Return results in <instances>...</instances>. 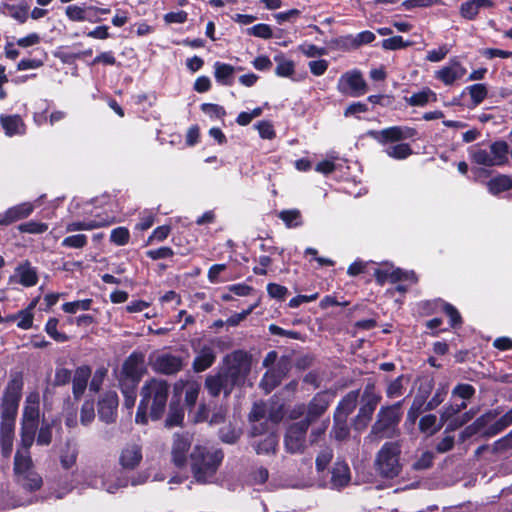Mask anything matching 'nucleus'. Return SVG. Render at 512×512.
Returning <instances> with one entry per match:
<instances>
[{
    "label": "nucleus",
    "mask_w": 512,
    "mask_h": 512,
    "mask_svg": "<svg viewBox=\"0 0 512 512\" xmlns=\"http://www.w3.org/2000/svg\"><path fill=\"white\" fill-rule=\"evenodd\" d=\"M508 145L505 142H495L488 148H474L471 159L482 166H500L507 161Z\"/></svg>",
    "instance_id": "nucleus-6"
},
{
    "label": "nucleus",
    "mask_w": 512,
    "mask_h": 512,
    "mask_svg": "<svg viewBox=\"0 0 512 512\" xmlns=\"http://www.w3.org/2000/svg\"><path fill=\"white\" fill-rule=\"evenodd\" d=\"M400 447L395 442L385 443L376 458V470L381 476L394 478L398 476L401 470L399 463Z\"/></svg>",
    "instance_id": "nucleus-5"
},
{
    "label": "nucleus",
    "mask_w": 512,
    "mask_h": 512,
    "mask_svg": "<svg viewBox=\"0 0 512 512\" xmlns=\"http://www.w3.org/2000/svg\"><path fill=\"white\" fill-rule=\"evenodd\" d=\"M226 367L221 371L231 389L241 385L250 372V362L242 353H234L226 357Z\"/></svg>",
    "instance_id": "nucleus-7"
},
{
    "label": "nucleus",
    "mask_w": 512,
    "mask_h": 512,
    "mask_svg": "<svg viewBox=\"0 0 512 512\" xmlns=\"http://www.w3.org/2000/svg\"><path fill=\"white\" fill-rule=\"evenodd\" d=\"M374 275L380 284H383L386 281L398 282L405 280L410 283H415L417 281L416 275L413 271H403L399 268L393 267L376 269Z\"/></svg>",
    "instance_id": "nucleus-20"
},
{
    "label": "nucleus",
    "mask_w": 512,
    "mask_h": 512,
    "mask_svg": "<svg viewBox=\"0 0 512 512\" xmlns=\"http://www.w3.org/2000/svg\"><path fill=\"white\" fill-rule=\"evenodd\" d=\"M142 460L141 447L131 443L126 445L120 455V464L126 469H134Z\"/></svg>",
    "instance_id": "nucleus-26"
},
{
    "label": "nucleus",
    "mask_w": 512,
    "mask_h": 512,
    "mask_svg": "<svg viewBox=\"0 0 512 512\" xmlns=\"http://www.w3.org/2000/svg\"><path fill=\"white\" fill-rule=\"evenodd\" d=\"M224 454L221 449L196 445L190 454V466L194 479L206 484L213 481Z\"/></svg>",
    "instance_id": "nucleus-2"
},
{
    "label": "nucleus",
    "mask_w": 512,
    "mask_h": 512,
    "mask_svg": "<svg viewBox=\"0 0 512 512\" xmlns=\"http://www.w3.org/2000/svg\"><path fill=\"white\" fill-rule=\"evenodd\" d=\"M406 102L411 106H425L429 102H435L437 100L436 93L430 88H424L421 91L414 93L409 98L405 99Z\"/></svg>",
    "instance_id": "nucleus-40"
},
{
    "label": "nucleus",
    "mask_w": 512,
    "mask_h": 512,
    "mask_svg": "<svg viewBox=\"0 0 512 512\" xmlns=\"http://www.w3.org/2000/svg\"><path fill=\"white\" fill-rule=\"evenodd\" d=\"M329 473L330 478L325 483V486L331 489L340 490L346 487L351 481L350 468L345 461H336Z\"/></svg>",
    "instance_id": "nucleus-17"
},
{
    "label": "nucleus",
    "mask_w": 512,
    "mask_h": 512,
    "mask_svg": "<svg viewBox=\"0 0 512 512\" xmlns=\"http://www.w3.org/2000/svg\"><path fill=\"white\" fill-rule=\"evenodd\" d=\"M248 35L262 38V39H270L273 35L272 29L268 24L260 23L256 24L246 30Z\"/></svg>",
    "instance_id": "nucleus-55"
},
{
    "label": "nucleus",
    "mask_w": 512,
    "mask_h": 512,
    "mask_svg": "<svg viewBox=\"0 0 512 512\" xmlns=\"http://www.w3.org/2000/svg\"><path fill=\"white\" fill-rule=\"evenodd\" d=\"M467 70L457 59H451L447 65L435 71L434 77L446 86L453 85L464 77Z\"/></svg>",
    "instance_id": "nucleus-15"
},
{
    "label": "nucleus",
    "mask_w": 512,
    "mask_h": 512,
    "mask_svg": "<svg viewBox=\"0 0 512 512\" xmlns=\"http://www.w3.org/2000/svg\"><path fill=\"white\" fill-rule=\"evenodd\" d=\"M240 430L236 429L231 425L224 426L219 431L220 439L228 444H233L240 437Z\"/></svg>",
    "instance_id": "nucleus-56"
},
{
    "label": "nucleus",
    "mask_w": 512,
    "mask_h": 512,
    "mask_svg": "<svg viewBox=\"0 0 512 512\" xmlns=\"http://www.w3.org/2000/svg\"><path fill=\"white\" fill-rule=\"evenodd\" d=\"M152 367L159 373L174 374L182 369L183 363L180 357L166 353L157 356Z\"/></svg>",
    "instance_id": "nucleus-24"
},
{
    "label": "nucleus",
    "mask_w": 512,
    "mask_h": 512,
    "mask_svg": "<svg viewBox=\"0 0 512 512\" xmlns=\"http://www.w3.org/2000/svg\"><path fill=\"white\" fill-rule=\"evenodd\" d=\"M21 389L22 384L19 381L14 380L9 384L1 405V420L10 419L11 421H15Z\"/></svg>",
    "instance_id": "nucleus-13"
},
{
    "label": "nucleus",
    "mask_w": 512,
    "mask_h": 512,
    "mask_svg": "<svg viewBox=\"0 0 512 512\" xmlns=\"http://www.w3.org/2000/svg\"><path fill=\"white\" fill-rule=\"evenodd\" d=\"M14 473L17 483L23 490L33 493L38 491L43 485L41 475L36 471L32 458L27 454L15 455Z\"/></svg>",
    "instance_id": "nucleus-4"
},
{
    "label": "nucleus",
    "mask_w": 512,
    "mask_h": 512,
    "mask_svg": "<svg viewBox=\"0 0 512 512\" xmlns=\"http://www.w3.org/2000/svg\"><path fill=\"white\" fill-rule=\"evenodd\" d=\"M424 404H425V397L416 396L414 398L413 403L407 413V419L411 423H414L416 421V419L418 418V416L422 413Z\"/></svg>",
    "instance_id": "nucleus-60"
},
{
    "label": "nucleus",
    "mask_w": 512,
    "mask_h": 512,
    "mask_svg": "<svg viewBox=\"0 0 512 512\" xmlns=\"http://www.w3.org/2000/svg\"><path fill=\"white\" fill-rule=\"evenodd\" d=\"M90 376L91 369L88 366H81L75 370L72 379V389L76 399H79L83 395Z\"/></svg>",
    "instance_id": "nucleus-31"
},
{
    "label": "nucleus",
    "mask_w": 512,
    "mask_h": 512,
    "mask_svg": "<svg viewBox=\"0 0 512 512\" xmlns=\"http://www.w3.org/2000/svg\"><path fill=\"white\" fill-rule=\"evenodd\" d=\"M333 458V451L330 448L321 450L316 457V470L318 473L324 472Z\"/></svg>",
    "instance_id": "nucleus-58"
},
{
    "label": "nucleus",
    "mask_w": 512,
    "mask_h": 512,
    "mask_svg": "<svg viewBox=\"0 0 512 512\" xmlns=\"http://www.w3.org/2000/svg\"><path fill=\"white\" fill-rule=\"evenodd\" d=\"M346 420L347 419H334L332 435L338 441H343L349 436V428L346 423Z\"/></svg>",
    "instance_id": "nucleus-59"
},
{
    "label": "nucleus",
    "mask_w": 512,
    "mask_h": 512,
    "mask_svg": "<svg viewBox=\"0 0 512 512\" xmlns=\"http://www.w3.org/2000/svg\"><path fill=\"white\" fill-rule=\"evenodd\" d=\"M145 356L141 352H133L123 363L120 383L125 381L137 386L145 372Z\"/></svg>",
    "instance_id": "nucleus-9"
},
{
    "label": "nucleus",
    "mask_w": 512,
    "mask_h": 512,
    "mask_svg": "<svg viewBox=\"0 0 512 512\" xmlns=\"http://www.w3.org/2000/svg\"><path fill=\"white\" fill-rule=\"evenodd\" d=\"M333 394L321 392L316 394L306 408V417L302 421H309V425L319 418L328 408L333 399Z\"/></svg>",
    "instance_id": "nucleus-19"
},
{
    "label": "nucleus",
    "mask_w": 512,
    "mask_h": 512,
    "mask_svg": "<svg viewBox=\"0 0 512 512\" xmlns=\"http://www.w3.org/2000/svg\"><path fill=\"white\" fill-rule=\"evenodd\" d=\"M140 396L135 422L147 424L149 417L152 420H159L166 410L169 384L163 379L152 378L144 383Z\"/></svg>",
    "instance_id": "nucleus-1"
},
{
    "label": "nucleus",
    "mask_w": 512,
    "mask_h": 512,
    "mask_svg": "<svg viewBox=\"0 0 512 512\" xmlns=\"http://www.w3.org/2000/svg\"><path fill=\"white\" fill-rule=\"evenodd\" d=\"M289 363L286 359L278 362L277 367L268 370L263 376L260 386L266 391L273 390L281 381L282 377L288 372Z\"/></svg>",
    "instance_id": "nucleus-23"
},
{
    "label": "nucleus",
    "mask_w": 512,
    "mask_h": 512,
    "mask_svg": "<svg viewBox=\"0 0 512 512\" xmlns=\"http://www.w3.org/2000/svg\"><path fill=\"white\" fill-rule=\"evenodd\" d=\"M66 17L72 22H85L97 23L100 18L91 15L90 6L71 4L65 8Z\"/></svg>",
    "instance_id": "nucleus-27"
},
{
    "label": "nucleus",
    "mask_w": 512,
    "mask_h": 512,
    "mask_svg": "<svg viewBox=\"0 0 512 512\" xmlns=\"http://www.w3.org/2000/svg\"><path fill=\"white\" fill-rule=\"evenodd\" d=\"M337 90L342 95L360 97L368 91V86L362 73L357 69H353L340 76Z\"/></svg>",
    "instance_id": "nucleus-8"
},
{
    "label": "nucleus",
    "mask_w": 512,
    "mask_h": 512,
    "mask_svg": "<svg viewBox=\"0 0 512 512\" xmlns=\"http://www.w3.org/2000/svg\"><path fill=\"white\" fill-rule=\"evenodd\" d=\"M380 399L381 397L374 392V386L367 385L363 393L364 403L355 419L356 429H363L367 426Z\"/></svg>",
    "instance_id": "nucleus-11"
},
{
    "label": "nucleus",
    "mask_w": 512,
    "mask_h": 512,
    "mask_svg": "<svg viewBox=\"0 0 512 512\" xmlns=\"http://www.w3.org/2000/svg\"><path fill=\"white\" fill-rule=\"evenodd\" d=\"M488 191L493 195L512 189V179L506 175H499L487 182Z\"/></svg>",
    "instance_id": "nucleus-41"
},
{
    "label": "nucleus",
    "mask_w": 512,
    "mask_h": 512,
    "mask_svg": "<svg viewBox=\"0 0 512 512\" xmlns=\"http://www.w3.org/2000/svg\"><path fill=\"white\" fill-rule=\"evenodd\" d=\"M278 444V439L275 434L269 433L263 439L255 440L253 447L257 454L274 453Z\"/></svg>",
    "instance_id": "nucleus-39"
},
{
    "label": "nucleus",
    "mask_w": 512,
    "mask_h": 512,
    "mask_svg": "<svg viewBox=\"0 0 512 512\" xmlns=\"http://www.w3.org/2000/svg\"><path fill=\"white\" fill-rule=\"evenodd\" d=\"M88 239L84 234H75L63 239L62 246L67 248L81 249L87 245Z\"/></svg>",
    "instance_id": "nucleus-54"
},
{
    "label": "nucleus",
    "mask_w": 512,
    "mask_h": 512,
    "mask_svg": "<svg viewBox=\"0 0 512 512\" xmlns=\"http://www.w3.org/2000/svg\"><path fill=\"white\" fill-rule=\"evenodd\" d=\"M35 431L36 428L34 427L22 426L20 447L17 449L15 455L20 453L22 455L27 454L28 457H31L29 449L35 440Z\"/></svg>",
    "instance_id": "nucleus-42"
},
{
    "label": "nucleus",
    "mask_w": 512,
    "mask_h": 512,
    "mask_svg": "<svg viewBox=\"0 0 512 512\" xmlns=\"http://www.w3.org/2000/svg\"><path fill=\"white\" fill-rule=\"evenodd\" d=\"M309 421H298L289 426L285 435V448L290 453H300L304 450L306 432Z\"/></svg>",
    "instance_id": "nucleus-10"
},
{
    "label": "nucleus",
    "mask_w": 512,
    "mask_h": 512,
    "mask_svg": "<svg viewBox=\"0 0 512 512\" xmlns=\"http://www.w3.org/2000/svg\"><path fill=\"white\" fill-rule=\"evenodd\" d=\"M12 280L25 287H31L37 284L38 276L36 270L28 263L20 264L16 269Z\"/></svg>",
    "instance_id": "nucleus-30"
},
{
    "label": "nucleus",
    "mask_w": 512,
    "mask_h": 512,
    "mask_svg": "<svg viewBox=\"0 0 512 512\" xmlns=\"http://www.w3.org/2000/svg\"><path fill=\"white\" fill-rule=\"evenodd\" d=\"M35 210L32 202H23L0 212V226H8L19 220L28 218Z\"/></svg>",
    "instance_id": "nucleus-18"
},
{
    "label": "nucleus",
    "mask_w": 512,
    "mask_h": 512,
    "mask_svg": "<svg viewBox=\"0 0 512 512\" xmlns=\"http://www.w3.org/2000/svg\"><path fill=\"white\" fill-rule=\"evenodd\" d=\"M192 444V436L189 434H175L171 447L172 462L177 467H184L187 463V454Z\"/></svg>",
    "instance_id": "nucleus-14"
},
{
    "label": "nucleus",
    "mask_w": 512,
    "mask_h": 512,
    "mask_svg": "<svg viewBox=\"0 0 512 512\" xmlns=\"http://www.w3.org/2000/svg\"><path fill=\"white\" fill-rule=\"evenodd\" d=\"M499 412L497 410H492L484 415L480 416L476 421L471 424L470 426L466 427L463 431L464 436H471L478 431H480L482 428H484L490 421L495 419L498 416Z\"/></svg>",
    "instance_id": "nucleus-43"
},
{
    "label": "nucleus",
    "mask_w": 512,
    "mask_h": 512,
    "mask_svg": "<svg viewBox=\"0 0 512 512\" xmlns=\"http://www.w3.org/2000/svg\"><path fill=\"white\" fill-rule=\"evenodd\" d=\"M466 90L468 91L473 106L479 105L483 100L487 97L488 90L485 84H473L468 87H466Z\"/></svg>",
    "instance_id": "nucleus-49"
},
{
    "label": "nucleus",
    "mask_w": 512,
    "mask_h": 512,
    "mask_svg": "<svg viewBox=\"0 0 512 512\" xmlns=\"http://www.w3.org/2000/svg\"><path fill=\"white\" fill-rule=\"evenodd\" d=\"M445 422L446 421H443L441 417H440V421H438V419L435 415L428 414V415L423 416L420 419L419 429L421 432H423L427 435H433L442 428V426Z\"/></svg>",
    "instance_id": "nucleus-38"
},
{
    "label": "nucleus",
    "mask_w": 512,
    "mask_h": 512,
    "mask_svg": "<svg viewBox=\"0 0 512 512\" xmlns=\"http://www.w3.org/2000/svg\"><path fill=\"white\" fill-rule=\"evenodd\" d=\"M216 359V352L212 345H204L198 351L194 361L193 369L202 372L213 365Z\"/></svg>",
    "instance_id": "nucleus-28"
},
{
    "label": "nucleus",
    "mask_w": 512,
    "mask_h": 512,
    "mask_svg": "<svg viewBox=\"0 0 512 512\" xmlns=\"http://www.w3.org/2000/svg\"><path fill=\"white\" fill-rule=\"evenodd\" d=\"M118 395L108 391L98 401V415L101 421L110 424L117 418Z\"/></svg>",
    "instance_id": "nucleus-16"
},
{
    "label": "nucleus",
    "mask_w": 512,
    "mask_h": 512,
    "mask_svg": "<svg viewBox=\"0 0 512 512\" xmlns=\"http://www.w3.org/2000/svg\"><path fill=\"white\" fill-rule=\"evenodd\" d=\"M113 223V219L103 217L100 214L95 215L94 218H85L83 220H76L67 223L66 232L76 231H91L94 229L107 227Z\"/></svg>",
    "instance_id": "nucleus-21"
},
{
    "label": "nucleus",
    "mask_w": 512,
    "mask_h": 512,
    "mask_svg": "<svg viewBox=\"0 0 512 512\" xmlns=\"http://www.w3.org/2000/svg\"><path fill=\"white\" fill-rule=\"evenodd\" d=\"M0 122L7 136L22 135L25 133V124L18 115H2Z\"/></svg>",
    "instance_id": "nucleus-34"
},
{
    "label": "nucleus",
    "mask_w": 512,
    "mask_h": 512,
    "mask_svg": "<svg viewBox=\"0 0 512 512\" xmlns=\"http://www.w3.org/2000/svg\"><path fill=\"white\" fill-rule=\"evenodd\" d=\"M401 402L388 407H382L377 415V421L372 426L368 438L372 441H378L382 438L393 437L396 427L401 419Z\"/></svg>",
    "instance_id": "nucleus-3"
},
{
    "label": "nucleus",
    "mask_w": 512,
    "mask_h": 512,
    "mask_svg": "<svg viewBox=\"0 0 512 512\" xmlns=\"http://www.w3.org/2000/svg\"><path fill=\"white\" fill-rule=\"evenodd\" d=\"M493 6L491 0H467L459 7V14L466 20H474L482 8H490Z\"/></svg>",
    "instance_id": "nucleus-29"
},
{
    "label": "nucleus",
    "mask_w": 512,
    "mask_h": 512,
    "mask_svg": "<svg viewBox=\"0 0 512 512\" xmlns=\"http://www.w3.org/2000/svg\"><path fill=\"white\" fill-rule=\"evenodd\" d=\"M499 412L497 410H492L484 415L480 416L476 421L471 424L470 426L466 427L463 431L464 436H471L478 431H480L482 428H484L490 421L495 419L498 416Z\"/></svg>",
    "instance_id": "nucleus-44"
},
{
    "label": "nucleus",
    "mask_w": 512,
    "mask_h": 512,
    "mask_svg": "<svg viewBox=\"0 0 512 512\" xmlns=\"http://www.w3.org/2000/svg\"><path fill=\"white\" fill-rule=\"evenodd\" d=\"M265 417V407L263 403L254 404L250 414L249 420L254 423L252 426V434L254 436L260 435L262 431L267 430V421L265 423H260L258 426V422H260Z\"/></svg>",
    "instance_id": "nucleus-37"
},
{
    "label": "nucleus",
    "mask_w": 512,
    "mask_h": 512,
    "mask_svg": "<svg viewBox=\"0 0 512 512\" xmlns=\"http://www.w3.org/2000/svg\"><path fill=\"white\" fill-rule=\"evenodd\" d=\"M512 424V408L503 415L498 421H496L494 424L489 426L485 432L484 435L486 437H492L497 434H499L501 431L506 429L508 426Z\"/></svg>",
    "instance_id": "nucleus-46"
},
{
    "label": "nucleus",
    "mask_w": 512,
    "mask_h": 512,
    "mask_svg": "<svg viewBox=\"0 0 512 512\" xmlns=\"http://www.w3.org/2000/svg\"><path fill=\"white\" fill-rule=\"evenodd\" d=\"M95 418L93 401H85L81 408L80 421L84 426H88Z\"/></svg>",
    "instance_id": "nucleus-61"
},
{
    "label": "nucleus",
    "mask_w": 512,
    "mask_h": 512,
    "mask_svg": "<svg viewBox=\"0 0 512 512\" xmlns=\"http://www.w3.org/2000/svg\"><path fill=\"white\" fill-rule=\"evenodd\" d=\"M33 325V313L31 308L24 309L18 312L17 326L21 329H30Z\"/></svg>",
    "instance_id": "nucleus-63"
},
{
    "label": "nucleus",
    "mask_w": 512,
    "mask_h": 512,
    "mask_svg": "<svg viewBox=\"0 0 512 512\" xmlns=\"http://www.w3.org/2000/svg\"><path fill=\"white\" fill-rule=\"evenodd\" d=\"M78 449L73 444H67L60 455V463L64 469H70L76 464Z\"/></svg>",
    "instance_id": "nucleus-47"
},
{
    "label": "nucleus",
    "mask_w": 512,
    "mask_h": 512,
    "mask_svg": "<svg viewBox=\"0 0 512 512\" xmlns=\"http://www.w3.org/2000/svg\"><path fill=\"white\" fill-rule=\"evenodd\" d=\"M21 233L42 234L48 230V225L43 222L29 221L18 226Z\"/></svg>",
    "instance_id": "nucleus-51"
},
{
    "label": "nucleus",
    "mask_w": 512,
    "mask_h": 512,
    "mask_svg": "<svg viewBox=\"0 0 512 512\" xmlns=\"http://www.w3.org/2000/svg\"><path fill=\"white\" fill-rule=\"evenodd\" d=\"M185 392V402L187 406L193 407L197 401L200 391V384L196 380H179L174 385V392L180 395Z\"/></svg>",
    "instance_id": "nucleus-25"
},
{
    "label": "nucleus",
    "mask_w": 512,
    "mask_h": 512,
    "mask_svg": "<svg viewBox=\"0 0 512 512\" xmlns=\"http://www.w3.org/2000/svg\"><path fill=\"white\" fill-rule=\"evenodd\" d=\"M279 218L288 228H295L302 225V216L299 210H283L279 213Z\"/></svg>",
    "instance_id": "nucleus-48"
},
{
    "label": "nucleus",
    "mask_w": 512,
    "mask_h": 512,
    "mask_svg": "<svg viewBox=\"0 0 512 512\" xmlns=\"http://www.w3.org/2000/svg\"><path fill=\"white\" fill-rule=\"evenodd\" d=\"M359 391L349 392L338 404L334 419H347L357 405Z\"/></svg>",
    "instance_id": "nucleus-32"
},
{
    "label": "nucleus",
    "mask_w": 512,
    "mask_h": 512,
    "mask_svg": "<svg viewBox=\"0 0 512 512\" xmlns=\"http://www.w3.org/2000/svg\"><path fill=\"white\" fill-rule=\"evenodd\" d=\"M384 152L390 158L404 160L412 155L413 150L408 143H398L387 146Z\"/></svg>",
    "instance_id": "nucleus-45"
},
{
    "label": "nucleus",
    "mask_w": 512,
    "mask_h": 512,
    "mask_svg": "<svg viewBox=\"0 0 512 512\" xmlns=\"http://www.w3.org/2000/svg\"><path fill=\"white\" fill-rule=\"evenodd\" d=\"M205 387L212 396H218L221 391L228 395L232 390L222 372L217 375L208 376L205 381Z\"/></svg>",
    "instance_id": "nucleus-33"
},
{
    "label": "nucleus",
    "mask_w": 512,
    "mask_h": 512,
    "mask_svg": "<svg viewBox=\"0 0 512 512\" xmlns=\"http://www.w3.org/2000/svg\"><path fill=\"white\" fill-rule=\"evenodd\" d=\"M443 311L450 318L451 327L454 328V327L461 325V323H462L461 315L453 305H451L449 303H444Z\"/></svg>",
    "instance_id": "nucleus-64"
},
{
    "label": "nucleus",
    "mask_w": 512,
    "mask_h": 512,
    "mask_svg": "<svg viewBox=\"0 0 512 512\" xmlns=\"http://www.w3.org/2000/svg\"><path fill=\"white\" fill-rule=\"evenodd\" d=\"M93 303L92 299L76 300L72 302H66L62 305V310L65 313L76 314L79 311H87L91 308Z\"/></svg>",
    "instance_id": "nucleus-50"
},
{
    "label": "nucleus",
    "mask_w": 512,
    "mask_h": 512,
    "mask_svg": "<svg viewBox=\"0 0 512 512\" xmlns=\"http://www.w3.org/2000/svg\"><path fill=\"white\" fill-rule=\"evenodd\" d=\"M415 135L416 130L407 126H392L373 132L374 139L380 144L400 142L413 138Z\"/></svg>",
    "instance_id": "nucleus-12"
},
{
    "label": "nucleus",
    "mask_w": 512,
    "mask_h": 512,
    "mask_svg": "<svg viewBox=\"0 0 512 512\" xmlns=\"http://www.w3.org/2000/svg\"><path fill=\"white\" fill-rule=\"evenodd\" d=\"M40 395L38 392L30 393L25 401L22 416V426L37 428L39 419Z\"/></svg>",
    "instance_id": "nucleus-22"
},
{
    "label": "nucleus",
    "mask_w": 512,
    "mask_h": 512,
    "mask_svg": "<svg viewBox=\"0 0 512 512\" xmlns=\"http://www.w3.org/2000/svg\"><path fill=\"white\" fill-rule=\"evenodd\" d=\"M183 419H184L183 410L174 405H171L168 417L165 421V424L167 427L178 426L182 423Z\"/></svg>",
    "instance_id": "nucleus-62"
},
{
    "label": "nucleus",
    "mask_w": 512,
    "mask_h": 512,
    "mask_svg": "<svg viewBox=\"0 0 512 512\" xmlns=\"http://www.w3.org/2000/svg\"><path fill=\"white\" fill-rule=\"evenodd\" d=\"M120 385L122 393L124 395V406L127 409H131L136 401V386H133V384L131 383H126L125 381L120 383Z\"/></svg>",
    "instance_id": "nucleus-53"
},
{
    "label": "nucleus",
    "mask_w": 512,
    "mask_h": 512,
    "mask_svg": "<svg viewBox=\"0 0 512 512\" xmlns=\"http://www.w3.org/2000/svg\"><path fill=\"white\" fill-rule=\"evenodd\" d=\"M235 71V67L230 64L219 61L214 63V77L220 85L231 86L233 84Z\"/></svg>",
    "instance_id": "nucleus-35"
},
{
    "label": "nucleus",
    "mask_w": 512,
    "mask_h": 512,
    "mask_svg": "<svg viewBox=\"0 0 512 512\" xmlns=\"http://www.w3.org/2000/svg\"><path fill=\"white\" fill-rule=\"evenodd\" d=\"M130 233L125 227H117L111 231L110 240L118 246L126 245L129 241Z\"/></svg>",
    "instance_id": "nucleus-57"
},
{
    "label": "nucleus",
    "mask_w": 512,
    "mask_h": 512,
    "mask_svg": "<svg viewBox=\"0 0 512 512\" xmlns=\"http://www.w3.org/2000/svg\"><path fill=\"white\" fill-rule=\"evenodd\" d=\"M58 319L50 318L45 324L46 333L57 342H65L68 340V336L57 330Z\"/></svg>",
    "instance_id": "nucleus-52"
},
{
    "label": "nucleus",
    "mask_w": 512,
    "mask_h": 512,
    "mask_svg": "<svg viewBox=\"0 0 512 512\" xmlns=\"http://www.w3.org/2000/svg\"><path fill=\"white\" fill-rule=\"evenodd\" d=\"M273 59L277 64L275 68V74L278 77H293L295 73V63L293 60L286 58L282 53L275 55Z\"/></svg>",
    "instance_id": "nucleus-36"
}]
</instances>
